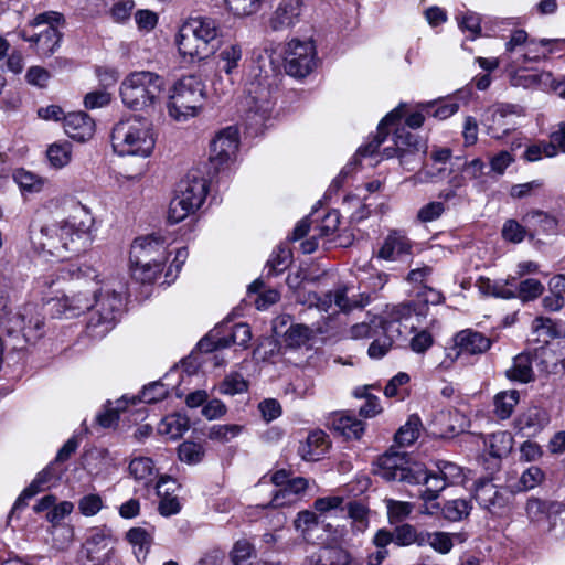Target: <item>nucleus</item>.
I'll return each instance as SVG.
<instances>
[{
    "instance_id": "59",
    "label": "nucleus",
    "mask_w": 565,
    "mask_h": 565,
    "mask_svg": "<svg viewBox=\"0 0 565 565\" xmlns=\"http://www.w3.org/2000/svg\"><path fill=\"white\" fill-rule=\"evenodd\" d=\"M437 471L441 475L444 480L449 484H456L462 481V468L457 463L440 460L437 462Z\"/></svg>"
},
{
    "instance_id": "4",
    "label": "nucleus",
    "mask_w": 565,
    "mask_h": 565,
    "mask_svg": "<svg viewBox=\"0 0 565 565\" xmlns=\"http://www.w3.org/2000/svg\"><path fill=\"white\" fill-rule=\"evenodd\" d=\"M111 145L119 156H150L156 145L151 124L137 116L120 120L113 128Z\"/></svg>"
},
{
    "instance_id": "2",
    "label": "nucleus",
    "mask_w": 565,
    "mask_h": 565,
    "mask_svg": "<svg viewBox=\"0 0 565 565\" xmlns=\"http://www.w3.org/2000/svg\"><path fill=\"white\" fill-rule=\"evenodd\" d=\"M168 242L159 234L138 237L130 247L132 276L141 282H152L168 259Z\"/></svg>"
},
{
    "instance_id": "60",
    "label": "nucleus",
    "mask_w": 565,
    "mask_h": 565,
    "mask_svg": "<svg viewBox=\"0 0 565 565\" xmlns=\"http://www.w3.org/2000/svg\"><path fill=\"white\" fill-rule=\"evenodd\" d=\"M263 0H226L228 10L238 17L250 15L258 11Z\"/></svg>"
},
{
    "instance_id": "50",
    "label": "nucleus",
    "mask_w": 565,
    "mask_h": 565,
    "mask_svg": "<svg viewBox=\"0 0 565 565\" xmlns=\"http://www.w3.org/2000/svg\"><path fill=\"white\" fill-rule=\"evenodd\" d=\"M425 545H430L436 552L447 554L451 551L452 536L458 534H449L446 532H424Z\"/></svg>"
},
{
    "instance_id": "36",
    "label": "nucleus",
    "mask_w": 565,
    "mask_h": 565,
    "mask_svg": "<svg viewBox=\"0 0 565 565\" xmlns=\"http://www.w3.org/2000/svg\"><path fill=\"white\" fill-rule=\"evenodd\" d=\"M424 479L420 483L426 486V489L422 491L420 498L423 501H434L438 498L439 493L449 484L444 480L441 475L436 472H428L422 467Z\"/></svg>"
},
{
    "instance_id": "39",
    "label": "nucleus",
    "mask_w": 565,
    "mask_h": 565,
    "mask_svg": "<svg viewBox=\"0 0 565 565\" xmlns=\"http://www.w3.org/2000/svg\"><path fill=\"white\" fill-rule=\"evenodd\" d=\"M472 505L466 499H454L446 501L441 513L444 518L451 522H458L466 519L471 512Z\"/></svg>"
},
{
    "instance_id": "19",
    "label": "nucleus",
    "mask_w": 565,
    "mask_h": 565,
    "mask_svg": "<svg viewBox=\"0 0 565 565\" xmlns=\"http://www.w3.org/2000/svg\"><path fill=\"white\" fill-rule=\"evenodd\" d=\"M301 7V0H281L269 18V28L273 31H282L294 26L299 21Z\"/></svg>"
},
{
    "instance_id": "26",
    "label": "nucleus",
    "mask_w": 565,
    "mask_h": 565,
    "mask_svg": "<svg viewBox=\"0 0 565 565\" xmlns=\"http://www.w3.org/2000/svg\"><path fill=\"white\" fill-rule=\"evenodd\" d=\"M329 448V439L324 431H311L305 444L299 447V454L305 460L316 461L323 456Z\"/></svg>"
},
{
    "instance_id": "22",
    "label": "nucleus",
    "mask_w": 565,
    "mask_h": 565,
    "mask_svg": "<svg viewBox=\"0 0 565 565\" xmlns=\"http://www.w3.org/2000/svg\"><path fill=\"white\" fill-rule=\"evenodd\" d=\"M401 118L402 111L398 108L388 113L379 124L377 132L373 140L358 149L354 161H356L359 158L372 157L377 151L380 146L386 140L388 136V127L393 126Z\"/></svg>"
},
{
    "instance_id": "56",
    "label": "nucleus",
    "mask_w": 565,
    "mask_h": 565,
    "mask_svg": "<svg viewBox=\"0 0 565 565\" xmlns=\"http://www.w3.org/2000/svg\"><path fill=\"white\" fill-rule=\"evenodd\" d=\"M550 42L551 41L546 39H542L540 41L529 40L526 46L519 56L521 65L526 62L539 61L541 57H544L545 52L542 49L548 45Z\"/></svg>"
},
{
    "instance_id": "24",
    "label": "nucleus",
    "mask_w": 565,
    "mask_h": 565,
    "mask_svg": "<svg viewBox=\"0 0 565 565\" xmlns=\"http://www.w3.org/2000/svg\"><path fill=\"white\" fill-rule=\"evenodd\" d=\"M57 476L58 473L55 472V463H50L46 468L39 472L31 484L22 491L20 497L17 499L11 513L13 514L17 511L23 509L26 505L28 500L43 491L49 486L50 481Z\"/></svg>"
},
{
    "instance_id": "25",
    "label": "nucleus",
    "mask_w": 565,
    "mask_h": 565,
    "mask_svg": "<svg viewBox=\"0 0 565 565\" xmlns=\"http://www.w3.org/2000/svg\"><path fill=\"white\" fill-rule=\"evenodd\" d=\"M328 426L345 438H359L364 430L360 419L345 413H334L328 418Z\"/></svg>"
},
{
    "instance_id": "11",
    "label": "nucleus",
    "mask_w": 565,
    "mask_h": 565,
    "mask_svg": "<svg viewBox=\"0 0 565 565\" xmlns=\"http://www.w3.org/2000/svg\"><path fill=\"white\" fill-rule=\"evenodd\" d=\"M63 21V15L57 12L40 13L30 22V25L33 28L44 26V29L32 35H28L24 30L21 36L24 41L35 43L39 54L51 56L60 45L62 34L58 31V25Z\"/></svg>"
},
{
    "instance_id": "30",
    "label": "nucleus",
    "mask_w": 565,
    "mask_h": 565,
    "mask_svg": "<svg viewBox=\"0 0 565 565\" xmlns=\"http://www.w3.org/2000/svg\"><path fill=\"white\" fill-rule=\"evenodd\" d=\"M129 475L145 487L149 486L156 478V468L151 458H134L128 467Z\"/></svg>"
},
{
    "instance_id": "20",
    "label": "nucleus",
    "mask_w": 565,
    "mask_h": 565,
    "mask_svg": "<svg viewBox=\"0 0 565 565\" xmlns=\"http://www.w3.org/2000/svg\"><path fill=\"white\" fill-rule=\"evenodd\" d=\"M412 243L408 237L401 231H392L384 238L376 256L387 262H396L404 255H409Z\"/></svg>"
},
{
    "instance_id": "6",
    "label": "nucleus",
    "mask_w": 565,
    "mask_h": 565,
    "mask_svg": "<svg viewBox=\"0 0 565 565\" xmlns=\"http://www.w3.org/2000/svg\"><path fill=\"white\" fill-rule=\"evenodd\" d=\"M205 86L195 75L179 79L169 95L168 111L170 117L183 121L194 117L203 105Z\"/></svg>"
},
{
    "instance_id": "64",
    "label": "nucleus",
    "mask_w": 565,
    "mask_h": 565,
    "mask_svg": "<svg viewBox=\"0 0 565 565\" xmlns=\"http://www.w3.org/2000/svg\"><path fill=\"white\" fill-rule=\"evenodd\" d=\"M526 231L515 220H508L502 227V237L511 243H521L525 237Z\"/></svg>"
},
{
    "instance_id": "48",
    "label": "nucleus",
    "mask_w": 565,
    "mask_h": 565,
    "mask_svg": "<svg viewBox=\"0 0 565 565\" xmlns=\"http://www.w3.org/2000/svg\"><path fill=\"white\" fill-rule=\"evenodd\" d=\"M248 388L247 381L239 373H231L224 377L218 385V392L223 395H236L246 392Z\"/></svg>"
},
{
    "instance_id": "58",
    "label": "nucleus",
    "mask_w": 565,
    "mask_h": 565,
    "mask_svg": "<svg viewBox=\"0 0 565 565\" xmlns=\"http://www.w3.org/2000/svg\"><path fill=\"white\" fill-rule=\"evenodd\" d=\"M387 515L391 523L399 522L406 519L413 510V505L409 502L397 501L393 499H387L385 501Z\"/></svg>"
},
{
    "instance_id": "41",
    "label": "nucleus",
    "mask_w": 565,
    "mask_h": 565,
    "mask_svg": "<svg viewBox=\"0 0 565 565\" xmlns=\"http://www.w3.org/2000/svg\"><path fill=\"white\" fill-rule=\"evenodd\" d=\"M50 164L55 169H62L72 160V145L70 142H55L46 151Z\"/></svg>"
},
{
    "instance_id": "3",
    "label": "nucleus",
    "mask_w": 565,
    "mask_h": 565,
    "mask_svg": "<svg viewBox=\"0 0 565 565\" xmlns=\"http://www.w3.org/2000/svg\"><path fill=\"white\" fill-rule=\"evenodd\" d=\"M30 239L36 252L64 258L65 253H78L79 241L86 239V233L76 228L71 220L52 222L41 226L38 231H31Z\"/></svg>"
},
{
    "instance_id": "10",
    "label": "nucleus",
    "mask_w": 565,
    "mask_h": 565,
    "mask_svg": "<svg viewBox=\"0 0 565 565\" xmlns=\"http://www.w3.org/2000/svg\"><path fill=\"white\" fill-rule=\"evenodd\" d=\"M244 105L249 125L260 128L273 110L271 85L267 76H255L245 86Z\"/></svg>"
},
{
    "instance_id": "52",
    "label": "nucleus",
    "mask_w": 565,
    "mask_h": 565,
    "mask_svg": "<svg viewBox=\"0 0 565 565\" xmlns=\"http://www.w3.org/2000/svg\"><path fill=\"white\" fill-rule=\"evenodd\" d=\"M204 454L203 446L193 441H184L178 448L180 460L189 465H196L202 461Z\"/></svg>"
},
{
    "instance_id": "53",
    "label": "nucleus",
    "mask_w": 565,
    "mask_h": 565,
    "mask_svg": "<svg viewBox=\"0 0 565 565\" xmlns=\"http://www.w3.org/2000/svg\"><path fill=\"white\" fill-rule=\"evenodd\" d=\"M312 330L305 324H292L285 333V341L289 347L298 348L308 342Z\"/></svg>"
},
{
    "instance_id": "16",
    "label": "nucleus",
    "mask_w": 565,
    "mask_h": 565,
    "mask_svg": "<svg viewBox=\"0 0 565 565\" xmlns=\"http://www.w3.org/2000/svg\"><path fill=\"white\" fill-rule=\"evenodd\" d=\"M301 565H361L347 548L326 544L307 554Z\"/></svg>"
},
{
    "instance_id": "31",
    "label": "nucleus",
    "mask_w": 565,
    "mask_h": 565,
    "mask_svg": "<svg viewBox=\"0 0 565 565\" xmlns=\"http://www.w3.org/2000/svg\"><path fill=\"white\" fill-rule=\"evenodd\" d=\"M514 278L507 279L504 282L493 281L490 278L480 277L477 280V287L482 295L493 296L502 299L515 298L514 289L508 288V285L513 284Z\"/></svg>"
},
{
    "instance_id": "12",
    "label": "nucleus",
    "mask_w": 565,
    "mask_h": 565,
    "mask_svg": "<svg viewBox=\"0 0 565 565\" xmlns=\"http://www.w3.org/2000/svg\"><path fill=\"white\" fill-rule=\"evenodd\" d=\"M317 52L312 41L292 39L285 49V70L290 76L302 78L309 75L317 64Z\"/></svg>"
},
{
    "instance_id": "28",
    "label": "nucleus",
    "mask_w": 565,
    "mask_h": 565,
    "mask_svg": "<svg viewBox=\"0 0 565 565\" xmlns=\"http://www.w3.org/2000/svg\"><path fill=\"white\" fill-rule=\"evenodd\" d=\"M548 423L547 413L539 407H530L516 419V426L520 430H529L535 434L542 430Z\"/></svg>"
},
{
    "instance_id": "21",
    "label": "nucleus",
    "mask_w": 565,
    "mask_h": 565,
    "mask_svg": "<svg viewBox=\"0 0 565 565\" xmlns=\"http://www.w3.org/2000/svg\"><path fill=\"white\" fill-rule=\"evenodd\" d=\"M63 119L64 131L70 138L85 141L94 135L95 122L86 113H70Z\"/></svg>"
},
{
    "instance_id": "15",
    "label": "nucleus",
    "mask_w": 565,
    "mask_h": 565,
    "mask_svg": "<svg viewBox=\"0 0 565 565\" xmlns=\"http://www.w3.org/2000/svg\"><path fill=\"white\" fill-rule=\"evenodd\" d=\"M512 493L498 488L491 480L479 481L475 490L478 504L494 515H501L510 504Z\"/></svg>"
},
{
    "instance_id": "63",
    "label": "nucleus",
    "mask_w": 565,
    "mask_h": 565,
    "mask_svg": "<svg viewBox=\"0 0 565 565\" xmlns=\"http://www.w3.org/2000/svg\"><path fill=\"white\" fill-rule=\"evenodd\" d=\"M254 554V546L247 540H239L232 551V561L235 565H246Z\"/></svg>"
},
{
    "instance_id": "32",
    "label": "nucleus",
    "mask_w": 565,
    "mask_h": 565,
    "mask_svg": "<svg viewBox=\"0 0 565 565\" xmlns=\"http://www.w3.org/2000/svg\"><path fill=\"white\" fill-rule=\"evenodd\" d=\"M507 376L512 381L529 383L534 380L532 358L530 354H519L514 358L513 365L507 371Z\"/></svg>"
},
{
    "instance_id": "45",
    "label": "nucleus",
    "mask_w": 565,
    "mask_h": 565,
    "mask_svg": "<svg viewBox=\"0 0 565 565\" xmlns=\"http://www.w3.org/2000/svg\"><path fill=\"white\" fill-rule=\"evenodd\" d=\"M169 388L160 381L152 382L143 387L139 396L131 397V404L138 401L143 403H157L168 396Z\"/></svg>"
},
{
    "instance_id": "9",
    "label": "nucleus",
    "mask_w": 565,
    "mask_h": 565,
    "mask_svg": "<svg viewBox=\"0 0 565 565\" xmlns=\"http://www.w3.org/2000/svg\"><path fill=\"white\" fill-rule=\"evenodd\" d=\"M374 473L386 481L408 484H420L425 478L420 465L411 462L407 454L392 450L377 458Z\"/></svg>"
},
{
    "instance_id": "49",
    "label": "nucleus",
    "mask_w": 565,
    "mask_h": 565,
    "mask_svg": "<svg viewBox=\"0 0 565 565\" xmlns=\"http://www.w3.org/2000/svg\"><path fill=\"white\" fill-rule=\"evenodd\" d=\"M427 145H422L404 152H398L396 158L399 160V166L406 171H413L420 164L426 156Z\"/></svg>"
},
{
    "instance_id": "23",
    "label": "nucleus",
    "mask_w": 565,
    "mask_h": 565,
    "mask_svg": "<svg viewBox=\"0 0 565 565\" xmlns=\"http://www.w3.org/2000/svg\"><path fill=\"white\" fill-rule=\"evenodd\" d=\"M393 146L385 147L381 152V160L391 159L408 149L425 145L418 135L409 131L407 127H397L392 137Z\"/></svg>"
},
{
    "instance_id": "62",
    "label": "nucleus",
    "mask_w": 565,
    "mask_h": 565,
    "mask_svg": "<svg viewBox=\"0 0 565 565\" xmlns=\"http://www.w3.org/2000/svg\"><path fill=\"white\" fill-rule=\"evenodd\" d=\"M135 8L134 0H118L110 8V17L117 23H124L130 19L131 12Z\"/></svg>"
},
{
    "instance_id": "33",
    "label": "nucleus",
    "mask_w": 565,
    "mask_h": 565,
    "mask_svg": "<svg viewBox=\"0 0 565 565\" xmlns=\"http://www.w3.org/2000/svg\"><path fill=\"white\" fill-rule=\"evenodd\" d=\"M486 446L493 458H502L512 450L513 437L508 431H497L488 436Z\"/></svg>"
},
{
    "instance_id": "46",
    "label": "nucleus",
    "mask_w": 565,
    "mask_h": 565,
    "mask_svg": "<svg viewBox=\"0 0 565 565\" xmlns=\"http://www.w3.org/2000/svg\"><path fill=\"white\" fill-rule=\"evenodd\" d=\"M252 338V331L247 323H236L228 335H223L218 345L228 348L233 344L246 347Z\"/></svg>"
},
{
    "instance_id": "42",
    "label": "nucleus",
    "mask_w": 565,
    "mask_h": 565,
    "mask_svg": "<svg viewBox=\"0 0 565 565\" xmlns=\"http://www.w3.org/2000/svg\"><path fill=\"white\" fill-rule=\"evenodd\" d=\"M392 322L407 320L412 316L425 318L426 309L425 305L417 303L416 299L394 306L391 313Z\"/></svg>"
},
{
    "instance_id": "35",
    "label": "nucleus",
    "mask_w": 565,
    "mask_h": 565,
    "mask_svg": "<svg viewBox=\"0 0 565 565\" xmlns=\"http://www.w3.org/2000/svg\"><path fill=\"white\" fill-rule=\"evenodd\" d=\"M529 35L525 30L518 29L511 33L510 40L505 43V55L513 67L521 66L519 58L527 44Z\"/></svg>"
},
{
    "instance_id": "5",
    "label": "nucleus",
    "mask_w": 565,
    "mask_h": 565,
    "mask_svg": "<svg viewBox=\"0 0 565 565\" xmlns=\"http://www.w3.org/2000/svg\"><path fill=\"white\" fill-rule=\"evenodd\" d=\"M164 79L152 72L130 73L120 85L122 103L130 109L143 110L152 107L160 98Z\"/></svg>"
},
{
    "instance_id": "47",
    "label": "nucleus",
    "mask_w": 565,
    "mask_h": 565,
    "mask_svg": "<svg viewBox=\"0 0 565 565\" xmlns=\"http://www.w3.org/2000/svg\"><path fill=\"white\" fill-rule=\"evenodd\" d=\"M514 291L515 298L521 299L523 302H527L539 298L544 291V286L535 278H527L522 280Z\"/></svg>"
},
{
    "instance_id": "57",
    "label": "nucleus",
    "mask_w": 565,
    "mask_h": 565,
    "mask_svg": "<svg viewBox=\"0 0 565 565\" xmlns=\"http://www.w3.org/2000/svg\"><path fill=\"white\" fill-rule=\"evenodd\" d=\"M126 539L135 547H138V553H142L143 555L148 553L149 547L152 543L151 535L145 529L141 527L130 529L126 534Z\"/></svg>"
},
{
    "instance_id": "55",
    "label": "nucleus",
    "mask_w": 565,
    "mask_h": 565,
    "mask_svg": "<svg viewBox=\"0 0 565 565\" xmlns=\"http://www.w3.org/2000/svg\"><path fill=\"white\" fill-rule=\"evenodd\" d=\"M391 324L392 322H386L382 319L375 318L371 321V323L361 322L354 324L350 332L353 339L372 338L377 333L376 327H381L382 329L386 330Z\"/></svg>"
},
{
    "instance_id": "27",
    "label": "nucleus",
    "mask_w": 565,
    "mask_h": 565,
    "mask_svg": "<svg viewBox=\"0 0 565 565\" xmlns=\"http://www.w3.org/2000/svg\"><path fill=\"white\" fill-rule=\"evenodd\" d=\"M110 535L102 529H93L90 530L84 547L86 550L87 557L92 561L94 559H103L104 554L108 551L114 552L110 545Z\"/></svg>"
},
{
    "instance_id": "38",
    "label": "nucleus",
    "mask_w": 565,
    "mask_h": 565,
    "mask_svg": "<svg viewBox=\"0 0 565 565\" xmlns=\"http://www.w3.org/2000/svg\"><path fill=\"white\" fill-rule=\"evenodd\" d=\"M242 60V47L239 44H232L224 47L218 54V67L226 75L234 74Z\"/></svg>"
},
{
    "instance_id": "61",
    "label": "nucleus",
    "mask_w": 565,
    "mask_h": 565,
    "mask_svg": "<svg viewBox=\"0 0 565 565\" xmlns=\"http://www.w3.org/2000/svg\"><path fill=\"white\" fill-rule=\"evenodd\" d=\"M543 478V471L539 467L532 466L521 475L518 489L520 491L531 490L540 484Z\"/></svg>"
},
{
    "instance_id": "17",
    "label": "nucleus",
    "mask_w": 565,
    "mask_h": 565,
    "mask_svg": "<svg viewBox=\"0 0 565 565\" xmlns=\"http://www.w3.org/2000/svg\"><path fill=\"white\" fill-rule=\"evenodd\" d=\"M455 344L456 352L451 358V362L461 354L476 355L487 352L491 348L492 341L479 331L466 329L456 334Z\"/></svg>"
},
{
    "instance_id": "51",
    "label": "nucleus",
    "mask_w": 565,
    "mask_h": 565,
    "mask_svg": "<svg viewBox=\"0 0 565 565\" xmlns=\"http://www.w3.org/2000/svg\"><path fill=\"white\" fill-rule=\"evenodd\" d=\"M13 179L22 190L29 192H39L44 184V180L41 177L24 169L15 170Z\"/></svg>"
},
{
    "instance_id": "18",
    "label": "nucleus",
    "mask_w": 565,
    "mask_h": 565,
    "mask_svg": "<svg viewBox=\"0 0 565 565\" xmlns=\"http://www.w3.org/2000/svg\"><path fill=\"white\" fill-rule=\"evenodd\" d=\"M94 290L79 291L73 296H64L63 298L51 300L52 307L58 315L66 318L76 317L87 310H92Z\"/></svg>"
},
{
    "instance_id": "14",
    "label": "nucleus",
    "mask_w": 565,
    "mask_h": 565,
    "mask_svg": "<svg viewBox=\"0 0 565 565\" xmlns=\"http://www.w3.org/2000/svg\"><path fill=\"white\" fill-rule=\"evenodd\" d=\"M238 130L230 126L221 130L211 142L210 162L215 171L234 160L238 151Z\"/></svg>"
},
{
    "instance_id": "29",
    "label": "nucleus",
    "mask_w": 565,
    "mask_h": 565,
    "mask_svg": "<svg viewBox=\"0 0 565 565\" xmlns=\"http://www.w3.org/2000/svg\"><path fill=\"white\" fill-rule=\"evenodd\" d=\"M189 418L180 413L166 416L158 426L161 435L168 436L170 439H178L189 429Z\"/></svg>"
},
{
    "instance_id": "1",
    "label": "nucleus",
    "mask_w": 565,
    "mask_h": 565,
    "mask_svg": "<svg viewBox=\"0 0 565 565\" xmlns=\"http://www.w3.org/2000/svg\"><path fill=\"white\" fill-rule=\"evenodd\" d=\"M220 35L217 20L211 17H191L181 25L175 43L182 57L189 62H200L216 52Z\"/></svg>"
},
{
    "instance_id": "7",
    "label": "nucleus",
    "mask_w": 565,
    "mask_h": 565,
    "mask_svg": "<svg viewBox=\"0 0 565 565\" xmlns=\"http://www.w3.org/2000/svg\"><path fill=\"white\" fill-rule=\"evenodd\" d=\"M93 298L87 330L92 338H103L115 327L121 313L122 298L120 292L108 287L94 290Z\"/></svg>"
},
{
    "instance_id": "8",
    "label": "nucleus",
    "mask_w": 565,
    "mask_h": 565,
    "mask_svg": "<svg viewBox=\"0 0 565 565\" xmlns=\"http://www.w3.org/2000/svg\"><path fill=\"white\" fill-rule=\"evenodd\" d=\"M207 183L203 177L189 173L179 184L178 194L171 200L168 212L170 223H179L194 213L204 202Z\"/></svg>"
},
{
    "instance_id": "34",
    "label": "nucleus",
    "mask_w": 565,
    "mask_h": 565,
    "mask_svg": "<svg viewBox=\"0 0 565 565\" xmlns=\"http://www.w3.org/2000/svg\"><path fill=\"white\" fill-rule=\"evenodd\" d=\"M393 534L394 544L397 546H409L412 544L425 546L424 531H417V529L409 523L397 525L393 530Z\"/></svg>"
},
{
    "instance_id": "13",
    "label": "nucleus",
    "mask_w": 565,
    "mask_h": 565,
    "mask_svg": "<svg viewBox=\"0 0 565 565\" xmlns=\"http://www.w3.org/2000/svg\"><path fill=\"white\" fill-rule=\"evenodd\" d=\"M521 116H524L523 107L514 104H500L487 110L482 124L491 138L501 139L515 129V118Z\"/></svg>"
},
{
    "instance_id": "43",
    "label": "nucleus",
    "mask_w": 565,
    "mask_h": 565,
    "mask_svg": "<svg viewBox=\"0 0 565 565\" xmlns=\"http://www.w3.org/2000/svg\"><path fill=\"white\" fill-rule=\"evenodd\" d=\"M290 257L291 253L287 247H277L266 263V276L274 277L287 269L290 264Z\"/></svg>"
},
{
    "instance_id": "54",
    "label": "nucleus",
    "mask_w": 565,
    "mask_h": 565,
    "mask_svg": "<svg viewBox=\"0 0 565 565\" xmlns=\"http://www.w3.org/2000/svg\"><path fill=\"white\" fill-rule=\"evenodd\" d=\"M557 154L556 146L551 139L550 142L541 141L539 143L531 145L524 152V158L527 161L534 162L540 160L543 156L552 158Z\"/></svg>"
},
{
    "instance_id": "44",
    "label": "nucleus",
    "mask_w": 565,
    "mask_h": 565,
    "mask_svg": "<svg viewBox=\"0 0 565 565\" xmlns=\"http://www.w3.org/2000/svg\"><path fill=\"white\" fill-rule=\"evenodd\" d=\"M243 429L244 427L238 424H217L209 428L206 436L210 440L226 444L237 437Z\"/></svg>"
},
{
    "instance_id": "40",
    "label": "nucleus",
    "mask_w": 565,
    "mask_h": 565,
    "mask_svg": "<svg viewBox=\"0 0 565 565\" xmlns=\"http://www.w3.org/2000/svg\"><path fill=\"white\" fill-rule=\"evenodd\" d=\"M422 420L417 415H411L395 434V441L399 446H409L419 437Z\"/></svg>"
},
{
    "instance_id": "37",
    "label": "nucleus",
    "mask_w": 565,
    "mask_h": 565,
    "mask_svg": "<svg viewBox=\"0 0 565 565\" xmlns=\"http://www.w3.org/2000/svg\"><path fill=\"white\" fill-rule=\"evenodd\" d=\"M519 392L515 390L500 392L494 396V414L500 419L509 418L519 403Z\"/></svg>"
}]
</instances>
